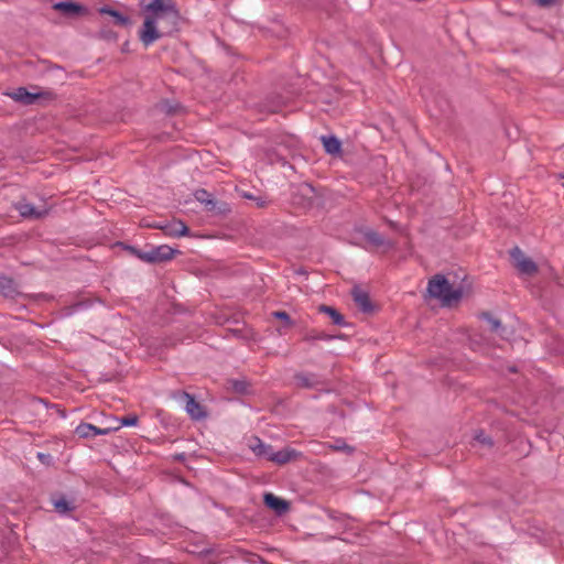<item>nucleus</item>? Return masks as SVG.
<instances>
[{"label": "nucleus", "mask_w": 564, "mask_h": 564, "mask_svg": "<svg viewBox=\"0 0 564 564\" xmlns=\"http://www.w3.org/2000/svg\"><path fill=\"white\" fill-rule=\"evenodd\" d=\"M147 11L149 14L145 15L139 34L144 46L177 31L180 12L173 0H152L147 6Z\"/></svg>", "instance_id": "obj_1"}, {"label": "nucleus", "mask_w": 564, "mask_h": 564, "mask_svg": "<svg viewBox=\"0 0 564 564\" xmlns=\"http://www.w3.org/2000/svg\"><path fill=\"white\" fill-rule=\"evenodd\" d=\"M427 293L430 297L438 300L443 306H452L463 297V289H454L443 274H435L429 280Z\"/></svg>", "instance_id": "obj_2"}, {"label": "nucleus", "mask_w": 564, "mask_h": 564, "mask_svg": "<svg viewBox=\"0 0 564 564\" xmlns=\"http://www.w3.org/2000/svg\"><path fill=\"white\" fill-rule=\"evenodd\" d=\"M115 246L123 247V243L117 242ZM124 248L129 250L132 254L138 257L140 260L148 263H160L169 261L173 259L176 253H180L178 250L173 249L167 245L152 247L149 251H142L132 246H124Z\"/></svg>", "instance_id": "obj_3"}, {"label": "nucleus", "mask_w": 564, "mask_h": 564, "mask_svg": "<svg viewBox=\"0 0 564 564\" xmlns=\"http://www.w3.org/2000/svg\"><path fill=\"white\" fill-rule=\"evenodd\" d=\"M318 194L308 183H301L296 186L292 196V204L301 209H311L317 202Z\"/></svg>", "instance_id": "obj_4"}, {"label": "nucleus", "mask_w": 564, "mask_h": 564, "mask_svg": "<svg viewBox=\"0 0 564 564\" xmlns=\"http://www.w3.org/2000/svg\"><path fill=\"white\" fill-rule=\"evenodd\" d=\"M172 398L185 403V410L193 420L198 421L207 416L203 405L195 400L194 395L177 390L172 392Z\"/></svg>", "instance_id": "obj_5"}, {"label": "nucleus", "mask_w": 564, "mask_h": 564, "mask_svg": "<svg viewBox=\"0 0 564 564\" xmlns=\"http://www.w3.org/2000/svg\"><path fill=\"white\" fill-rule=\"evenodd\" d=\"M194 196L199 203L205 205L207 212H210L214 215H227L231 212L229 204L215 200L204 188L197 189Z\"/></svg>", "instance_id": "obj_6"}, {"label": "nucleus", "mask_w": 564, "mask_h": 564, "mask_svg": "<svg viewBox=\"0 0 564 564\" xmlns=\"http://www.w3.org/2000/svg\"><path fill=\"white\" fill-rule=\"evenodd\" d=\"M510 257L513 261L514 268L521 274L534 275L538 273V264L532 259L525 257L519 247L516 246L510 250Z\"/></svg>", "instance_id": "obj_7"}, {"label": "nucleus", "mask_w": 564, "mask_h": 564, "mask_svg": "<svg viewBox=\"0 0 564 564\" xmlns=\"http://www.w3.org/2000/svg\"><path fill=\"white\" fill-rule=\"evenodd\" d=\"M148 228H155L162 230L166 236L181 237L189 234L188 227L182 221L173 219L172 221L158 223L154 225H147Z\"/></svg>", "instance_id": "obj_8"}, {"label": "nucleus", "mask_w": 564, "mask_h": 564, "mask_svg": "<svg viewBox=\"0 0 564 564\" xmlns=\"http://www.w3.org/2000/svg\"><path fill=\"white\" fill-rule=\"evenodd\" d=\"M350 294L355 304L362 313L372 314L375 312V305L372 304L367 291L362 290L359 285H355L351 289Z\"/></svg>", "instance_id": "obj_9"}, {"label": "nucleus", "mask_w": 564, "mask_h": 564, "mask_svg": "<svg viewBox=\"0 0 564 564\" xmlns=\"http://www.w3.org/2000/svg\"><path fill=\"white\" fill-rule=\"evenodd\" d=\"M263 503L267 508L273 510L276 516H283L291 509V503L288 500L279 498L271 492L264 494Z\"/></svg>", "instance_id": "obj_10"}, {"label": "nucleus", "mask_w": 564, "mask_h": 564, "mask_svg": "<svg viewBox=\"0 0 564 564\" xmlns=\"http://www.w3.org/2000/svg\"><path fill=\"white\" fill-rule=\"evenodd\" d=\"M14 208L19 212V214L23 218H30V219H39L47 215L46 208H36L31 203L26 200H20L17 204H14Z\"/></svg>", "instance_id": "obj_11"}, {"label": "nucleus", "mask_w": 564, "mask_h": 564, "mask_svg": "<svg viewBox=\"0 0 564 564\" xmlns=\"http://www.w3.org/2000/svg\"><path fill=\"white\" fill-rule=\"evenodd\" d=\"M302 457V453L293 449V448H283L278 452H271L269 456V460L275 463L276 465H285L292 460H297Z\"/></svg>", "instance_id": "obj_12"}, {"label": "nucleus", "mask_w": 564, "mask_h": 564, "mask_svg": "<svg viewBox=\"0 0 564 564\" xmlns=\"http://www.w3.org/2000/svg\"><path fill=\"white\" fill-rule=\"evenodd\" d=\"M53 9L67 17H76L86 12V8L70 1H61L53 4Z\"/></svg>", "instance_id": "obj_13"}, {"label": "nucleus", "mask_w": 564, "mask_h": 564, "mask_svg": "<svg viewBox=\"0 0 564 564\" xmlns=\"http://www.w3.org/2000/svg\"><path fill=\"white\" fill-rule=\"evenodd\" d=\"M365 239L371 243L372 246L380 248L384 247L386 249H390L393 247V242L390 240H387L383 236H381L379 232L372 229H366L364 231Z\"/></svg>", "instance_id": "obj_14"}, {"label": "nucleus", "mask_w": 564, "mask_h": 564, "mask_svg": "<svg viewBox=\"0 0 564 564\" xmlns=\"http://www.w3.org/2000/svg\"><path fill=\"white\" fill-rule=\"evenodd\" d=\"M0 294L10 299L19 295L18 285L13 279L0 275Z\"/></svg>", "instance_id": "obj_15"}, {"label": "nucleus", "mask_w": 564, "mask_h": 564, "mask_svg": "<svg viewBox=\"0 0 564 564\" xmlns=\"http://www.w3.org/2000/svg\"><path fill=\"white\" fill-rule=\"evenodd\" d=\"M321 140L327 154L341 155V142L335 135H323Z\"/></svg>", "instance_id": "obj_16"}, {"label": "nucleus", "mask_w": 564, "mask_h": 564, "mask_svg": "<svg viewBox=\"0 0 564 564\" xmlns=\"http://www.w3.org/2000/svg\"><path fill=\"white\" fill-rule=\"evenodd\" d=\"M250 449L259 457H264L269 460L272 452V446L264 444L259 437L253 436L249 442Z\"/></svg>", "instance_id": "obj_17"}, {"label": "nucleus", "mask_w": 564, "mask_h": 564, "mask_svg": "<svg viewBox=\"0 0 564 564\" xmlns=\"http://www.w3.org/2000/svg\"><path fill=\"white\" fill-rule=\"evenodd\" d=\"M75 433L79 437L88 438V437H93V436H96V435H104V434H106V430L105 429H98V427H96L93 424L82 423V424H79L76 427Z\"/></svg>", "instance_id": "obj_18"}, {"label": "nucleus", "mask_w": 564, "mask_h": 564, "mask_svg": "<svg viewBox=\"0 0 564 564\" xmlns=\"http://www.w3.org/2000/svg\"><path fill=\"white\" fill-rule=\"evenodd\" d=\"M13 100L22 102L24 105H31L39 97L36 94L29 93L26 88L19 87L13 93L8 94Z\"/></svg>", "instance_id": "obj_19"}, {"label": "nucleus", "mask_w": 564, "mask_h": 564, "mask_svg": "<svg viewBox=\"0 0 564 564\" xmlns=\"http://www.w3.org/2000/svg\"><path fill=\"white\" fill-rule=\"evenodd\" d=\"M317 310L319 313L327 314L332 318L333 324L338 326L346 325L344 315L340 314L335 307L328 306L326 304H321Z\"/></svg>", "instance_id": "obj_20"}, {"label": "nucleus", "mask_w": 564, "mask_h": 564, "mask_svg": "<svg viewBox=\"0 0 564 564\" xmlns=\"http://www.w3.org/2000/svg\"><path fill=\"white\" fill-rule=\"evenodd\" d=\"M138 416L135 414H130L127 416H123L121 419L119 417H112V421H116V424L108 425V433L111 431H118L122 426H133L138 423Z\"/></svg>", "instance_id": "obj_21"}, {"label": "nucleus", "mask_w": 564, "mask_h": 564, "mask_svg": "<svg viewBox=\"0 0 564 564\" xmlns=\"http://www.w3.org/2000/svg\"><path fill=\"white\" fill-rule=\"evenodd\" d=\"M52 503H53L56 512H58L61 514H66L75 509L73 502L68 501L63 496L52 498Z\"/></svg>", "instance_id": "obj_22"}, {"label": "nucleus", "mask_w": 564, "mask_h": 564, "mask_svg": "<svg viewBox=\"0 0 564 564\" xmlns=\"http://www.w3.org/2000/svg\"><path fill=\"white\" fill-rule=\"evenodd\" d=\"M480 317L489 323L490 330L492 333L499 334L501 337H503L502 333L505 330V327L502 326L500 319L494 317L489 312H482L480 314Z\"/></svg>", "instance_id": "obj_23"}, {"label": "nucleus", "mask_w": 564, "mask_h": 564, "mask_svg": "<svg viewBox=\"0 0 564 564\" xmlns=\"http://www.w3.org/2000/svg\"><path fill=\"white\" fill-rule=\"evenodd\" d=\"M330 339H334L333 335H328L324 332H319L316 329H308L305 332V334L303 336V340L308 341V343L315 341V340H330Z\"/></svg>", "instance_id": "obj_24"}, {"label": "nucleus", "mask_w": 564, "mask_h": 564, "mask_svg": "<svg viewBox=\"0 0 564 564\" xmlns=\"http://www.w3.org/2000/svg\"><path fill=\"white\" fill-rule=\"evenodd\" d=\"M162 112L166 115H176L182 110V106L178 102L170 100H162L156 106Z\"/></svg>", "instance_id": "obj_25"}, {"label": "nucleus", "mask_w": 564, "mask_h": 564, "mask_svg": "<svg viewBox=\"0 0 564 564\" xmlns=\"http://www.w3.org/2000/svg\"><path fill=\"white\" fill-rule=\"evenodd\" d=\"M294 379L296 381V384L301 388H313L317 383L315 380V376L305 375L303 372L295 373Z\"/></svg>", "instance_id": "obj_26"}, {"label": "nucleus", "mask_w": 564, "mask_h": 564, "mask_svg": "<svg viewBox=\"0 0 564 564\" xmlns=\"http://www.w3.org/2000/svg\"><path fill=\"white\" fill-rule=\"evenodd\" d=\"M108 17L113 18L115 23L121 26L130 24V19L127 15H123L117 10H113L111 8H108Z\"/></svg>", "instance_id": "obj_27"}, {"label": "nucleus", "mask_w": 564, "mask_h": 564, "mask_svg": "<svg viewBox=\"0 0 564 564\" xmlns=\"http://www.w3.org/2000/svg\"><path fill=\"white\" fill-rule=\"evenodd\" d=\"M474 440L488 448H492L495 445L494 440L489 435H486L485 432L481 430L476 431Z\"/></svg>", "instance_id": "obj_28"}, {"label": "nucleus", "mask_w": 564, "mask_h": 564, "mask_svg": "<svg viewBox=\"0 0 564 564\" xmlns=\"http://www.w3.org/2000/svg\"><path fill=\"white\" fill-rule=\"evenodd\" d=\"M231 389L240 394H245L248 392L249 383L246 380H229Z\"/></svg>", "instance_id": "obj_29"}, {"label": "nucleus", "mask_w": 564, "mask_h": 564, "mask_svg": "<svg viewBox=\"0 0 564 564\" xmlns=\"http://www.w3.org/2000/svg\"><path fill=\"white\" fill-rule=\"evenodd\" d=\"M272 316L276 319H281L285 323L286 326H293L294 322L291 319L290 315L285 311H275L272 313Z\"/></svg>", "instance_id": "obj_30"}, {"label": "nucleus", "mask_w": 564, "mask_h": 564, "mask_svg": "<svg viewBox=\"0 0 564 564\" xmlns=\"http://www.w3.org/2000/svg\"><path fill=\"white\" fill-rule=\"evenodd\" d=\"M330 448H333L334 451H344L347 452L348 454H351L354 452V448L351 446L347 445L345 442L341 441H336L334 445H330Z\"/></svg>", "instance_id": "obj_31"}, {"label": "nucleus", "mask_w": 564, "mask_h": 564, "mask_svg": "<svg viewBox=\"0 0 564 564\" xmlns=\"http://www.w3.org/2000/svg\"><path fill=\"white\" fill-rule=\"evenodd\" d=\"M539 7L549 8L555 4L556 0H533Z\"/></svg>", "instance_id": "obj_32"}, {"label": "nucleus", "mask_w": 564, "mask_h": 564, "mask_svg": "<svg viewBox=\"0 0 564 564\" xmlns=\"http://www.w3.org/2000/svg\"><path fill=\"white\" fill-rule=\"evenodd\" d=\"M121 376H122V369L116 370L111 377L108 376V381H110L112 379H119Z\"/></svg>", "instance_id": "obj_33"}, {"label": "nucleus", "mask_w": 564, "mask_h": 564, "mask_svg": "<svg viewBox=\"0 0 564 564\" xmlns=\"http://www.w3.org/2000/svg\"><path fill=\"white\" fill-rule=\"evenodd\" d=\"M174 460L176 462H184L185 460V454L181 453V454H175L173 456Z\"/></svg>", "instance_id": "obj_34"}, {"label": "nucleus", "mask_w": 564, "mask_h": 564, "mask_svg": "<svg viewBox=\"0 0 564 564\" xmlns=\"http://www.w3.org/2000/svg\"><path fill=\"white\" fill-rule=\"evenodd\" d=\"M112 415H108V425H113L116 424V421H112Z\"/></svg>", "instance_id": "obj_35"}, {"label": "nucleus", "mask_w": 564, "mask_h": 564, "mask_svg": "<svg viewBox=\"0 0 564 564\" xmlns=\"http://www.w3.org/2000/svg\"><path fill=\"white\" fill-rule=\"evenodd\" d=\"M333 336H334V339H335V338H338V339H346V335H344V334L333 335Z\"/></svg>", "instance_id": "obj_36"}, {"label": "nucleus", "mask_w": 564, "mask_h": 564, "mask_svg": "<svg viewBox=\"0 0 564 564\" xmlns=\"http://www.w3.org/2000/svg\"><path fill=\"white\" fill-rule=\"evenodd\" d=\"M163 25H169V22L167 21H160L158 23V26H163Z\"/></svg>", "instance_id": "obj_37"}, {"label": "nucleus", "mask_w": 564, "mask_h": 564, "mask_svg": "<svg viewBox=\"0 0 564 564\" xmlns=\"http://www.w3.org/2000/svg\"><path fill=\"white\" fill-rule=\"evenodd\" d=\"M99 12H100L101 14H105V13H106V7H101V8L99 9Z\"/></svg>", "instance_id": "obj_38"}, {"label": "nucleus", "mask_w": 564, "mask_h": 564, "mask_svg": "<svg viewBox=\"0 0 564 564\" xmlns=\"http://www.w3.org/2000/svg\"><path fill=\"white\" fill-rule=\"evenodd\" d=\"M122 51H124V52L128 51V42L124 43Z\"/></svg>", "instance_id": "obj_39"}, {"label": "nucleus", "mask_w": 564, "mask_h": 564, "mask_svg": "<svg viewBox=\"0 0 564 564\" xmlns=\"http://www.w3.org/2000/svg\"><path fill=\"white\" fill-rule=\"evenodd\" d=\"M37 457H39L40 459H44V454L39 453V454H37Z\"/></svg>", "instance_id": "obj_40"}, {"label": "nucleus", "mask_w": 564, "mask_h": 564, "mask_svg": "<svg viewBox=\"0 0 564 564\" xmlns=\"http://www.w3.org/2000/svg\"><path fill=\"white\" fill-rule=\"evenodd\" d=\"M270 111L276 112L278 111V107L271 108Z\"/></svg>", "instance_id": "obj_41"}, {"label": "nucleus", "mask_w": 564, "mask_h": 564, "mask_svg": "<svg viewBox=\"0 0 564 564\" xmlns=\"http://www.w3.org/2000/svg\"><path fill=\"white\" fill-rule=\"evenodd\" d=\"M155 223L150 224V221H147L143 226L147 227V225H154Z\"/></svg>", "instance_id": "obj_42"}, {"label": "nucleus", "mask_w": 564, "mask_h": 564, "mask_svg": "<svg viewBox=\"0 0 564 564\" xmlns=\"http://www.w3.org/2000/svg\"><path fill=\"white\" fill-rule=\"evenodd\" d=\"M510 371H511V372H516V371H517V369H516L514 367H512V368H510Z\"/></svg>", "instance_id": "obj_43"}, {"label": "nucleus", "mask_w": 564, "mask_h": 564, "mask_svg": "<svg viewBox=\"0 0 564 564\" xmlns=\"http://www.w3.org/2000/svg\"><path fill=\"white\" fill-rule=\"evenodd\" d=\"M563 187H564V184H563Z\"/></svg>", "instance_id": "obj_44"}]
</instances>
